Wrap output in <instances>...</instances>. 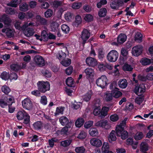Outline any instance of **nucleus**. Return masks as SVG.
<instances>
[{
	"label": "nucleus",
	"instance_id": "obj_38",
	"mask_svg": "<svg viewBox=\"0 0 153 153\" xmlns=\"http://www.w3.org/2000/svg\"><path fill=\"white\" fill-rule=\"evenodd\" d=\"M127 120V118H125L121 122L120 124L117 126L116 129H117L118 127L120 128V129H124V128L125 126Z\"/></svg>",
	"mask_w": 153,
	"mask_h": 153
},
{
	"label": "nucleus",
	"instance_id": "obj_18",
	"mask_svg": "<svg viewBox=\"0 0 153 153\" xmlns=\"http://www.w3.org/2000/svg\"><path fill=\"white\" fill-rule=\"evenodd\" d=\"M140 62L142 65H148L151 63H153V59H150L146 58H143L141 59Z\"/></svg>",
	"mask_w": 153,
	"mask_h": 153
},
{
	"label": "nucleus",
	"instance_id": "obj_26",
	"mask_svg": "<svg viewBox=\"0 0 153 153\" xmlns=\"http://www.w3.org/2000/svg\"><path fill=\"white\" fill-rule=\"evenodd\" d=\"M84 123V120L82 118H78L76 121L75 125L77 127H80Z\"/></svg>",
	"mask_w": 153,
	"mask_h": 153
},
{
	"label": "nucleus",
	"instance_id": "obj_12",
	"mask_svg": "<svg viewBox=\"0 0 153 153\" xmlns=\"http://www.w3.org/2000/svg\"><path fill=\"white\" fill-rule=\"evenodd\" d=\"M22 31H23L25 35L27 37L33 36L35 33L34 29L30 27L25 28L24 30H22Z\"/></svg>",
	"mask_w": 153,
	"mask_h": 153
},
{
	"label": "nucleus",
	"instance_id": "obj_53",
	"mask_svg": "<svg viewBox=\"0 0 153 153\" xmlns=\"http://www.w3.org/2000/svg\"><path fill=\"white\" fill-rule=\"evenodd\" d=\"M53 5L55 7H59L63 6L64 5V4L62 1H54Z\"/></svg>",
	"mask_w": 153,
	"mask_h": 153
},
{
	"label": "nucleus",
	"instance_id": "obj_30",
	"mask_svg": "<svg viewBox=\"0 0 153 153\" xmlns=\"http://www.w3.org/2000/svg\"><path fill=\"white\" fill-rule=\"evenodd\" d=\"M109 146L108 143L106 142H104L102 147V153H107L108 152H109Z\"/></svg>",
	"mask_w": 153,
	"mask_h": 153
},
{
	"label": "nucleus",
	"instance_id": "obj_22",
	"mask_svg": "<svg viewBox=\"0 0 153 153\" xmlns=\"http://www.w3.org/2000/svg\"><path fill=\"white\" fill-rule=\"evenodd\" d=\"M149 146L145 142H142L140 145V150L142 152L147 151L149 149Z\"/></svg>",
	"mask_w": 153,
	"mask_h": 153
},
{
	"label": "nucleus",
	"instance_id": "obj_59",
	"mask_svg": "<svg viewBox=\"0 0 153 153\" xmlns=\"http://www.w3.org/2000/svg\"><path fill=\"white\" fill-rule=\"evenodd\" d=\"M144 99L143 97H137L135 99V102L137 104L140 105L143 102Z\"/></svg>",
	"mask_w": 153,
	"mask_h": 153
},
{
	"label": "nucleus",
	"instance_id": "obj_50",
	"mask_svg": "<svg viewBox=\"0 0 153 153\" xmlns=\"http://www.w3.org/2000/svg\"><path fill=\"white\" fill-rule=\"evenodd\" d=\"M123 69L125 71H131L132 70L133 68L130 65L126 63L124 65Z\"/></svg>",
	"mask_w": 153,
	"mask_h": 153
},
{
	"label": "nucleus",
	"instance_id": "obj_13",
	"mask_svg": "<svg viewBox=\"0 0 153 153\" xmlns=\"http://www.w3.org/2000/svg\"><path fill=\"white\" fill-rule=\"evenodd\" d=\"M86 62L87 65L92 67H94L97 64L96 60L91 57H89L86 59Z\"/></svg>",
	"mask_w": 153,
	"mask_h": 153
},
{
	"label": "nucleus",
	"instance_id": "obj_28",
	"mask_svg": "<svg viewBox=\"0 0 153 153\" xmlns=\"http://www.w3.org/2000/svg\"><path fill=\"white\" fill-rule=\"evenodd\" d=\"M109 108L107 107H103L101 110L100 112V116L101 117H103L106 116L107 114V112L109 111Z\"/></svg>",
	"mask_w": 153,
	"mask_h": 153
},
{
	"label": "nucleus",
	"instance_id": "obj_16",
	"mask_svg": "<svg viewBox=\"0 0 153 153\" xmlns=\"http://www.w3.org/2000/svg\"><path fill=\"white\" fill-rule=\"evenodd\" d=\"M35 22L36 25H38L40 24H45L46 22V20L45 19L42 18L39 15H37L36 16Z\"/></svg>",
	"mask_w": 153,
	"mask_h": 153
},
{
	"label": "nucleus",
	"instance_id": "obj_60",
	"mask_svg": "<svg viewBox=\"0 0 153 153\" xmlns=\"http://www.w3.org/2000/svg\"><path fill=\"white\" fill-rule=\"evenodd\" d=\"M47 98L46 96H43L41 97L40 102L42 104L45 105L47 104Z\"/></svg>",
	"mask_w": 153,
	"mask_h": 153
},
{
	"label": "nucleus",
	"instance_id": "obj_36",
	"mask_svg": "<svg viewBox=\"0 0 153 153\" xmlns=\"http://www.w3.org/2000/svg\"><path fill=\"white\" fill-rule=\"evenodd\" d=\"M61 29L63 32L65 34L68 33L70 30L69 27L65 24H63L62 25Z\"/></svg>",
	"mask_w": 153,
	"mask_h": 153
},
{
	"label": "nucleus",
	"instance_id": "obj_44",
	"mask_svg": "<svg viewBox=\"0 0 153 153\" xmlns=\"http://www.w3.org/2000/svg\"><path fill=\"white\" fill-rule=\"evenodd\" d=\"M85 20L87 22H90L93 20V16L90 14H88L85 15L84 17Z\"/></svg>",
	"mask_w": 153,
	"mask_h": 153
},
{
	"label": "nucleus",
	"instance_id": "obj_5",
	"mask_svg": "<svg viewBox=\"0 0 153 153\" xmlns=\"http://www.w3.org/2000/svg\"><path fill=\"white\" fill-rule=\"evenodd\" d=\"M90 35L89 30L86 29H84L82 31L81 38L82 41L83 45H84L87 42L90 36Z\"/></svg>",
	"mask_w": 153,
	"mask_h": 153
},
{
	"label": "nucleus",
	"instance_id": "obj_57",
	"mask_svg": "<svg viewBox=\"0 0 153 153\" xmlns=\"http://www.w3.org/2000/svg\"><path fill=\"white\" fill-rule=\"evenodd\" d=\"M73 15L70 12H68L65 15V18L67 21H70L72 19Z\"/></svg>",
	"mask_w": 153,
	"mask_h": 153
},
{
	"label": "nucleus",
	"instance_id": "obj_24",
	"mask_svg": "<svg viewBox=\"0 0 153 153\" xmlns=\"http://www.w3.org/2000/svg\"><path fill=\"white\" fill-rule=\"evenodd\" d=\"M108 140L111 143L116 140V137L115 135V132L114 131L112 130L111 132L108 137Z\"/></svg>",
	"mask_w": 153,
	"mask_h": 153
},
{
	"label": "nucleus",
	"instance_id": "obj_46",
	"mask_svg": "<svg viewBox=\"0 0 153 153\" xmlns=\"http://www.w3.org/2000/svg\"><path fill=\"white\" fill-rule=\"evenodd\" d=\"M71 143V140H66L62 141L61 142V145L64 147H66L69 145Z\"/></svg>",
	"mask_w": 153,
	"mask_h": 153
},
{
	"label": "nucleus",
	"instance_id": "obj_64",
	"mask_svg": "<svg viewBox=\"0 0 153 153\" xmlns=\"http://www.w3.org/2000/svg\"><path fill=\"white\" fill-rule=\"evenodd\" d=\"M111 120L113 122H115L117 121L119 119L118 116L116 114H114L111 115L110 117Z\"/></svg>",
	"mask_w": 153,
	"mask_h": 153
},
{
	"label": "nucleus",
	"instance_id": "obj_34",
	"mask_svg": "<svg viewBox=\"0 0 153 153\" xmlns=\"http://www.w3.org/2000/svg\"><path fill=\"white\" fill-rule=\"evenodd\" d=\"M107 13V10L105 8H102L100 9L98 12V15L101 17L105 16Z\"/></svg>",
	"mask_w": 153,
	"mask_h": 153
},
{
	"label": "nucleus",
	"instance_id": "obj_40",
	"mask_svg": "<svg viewBox=\"0 0 153 153\" xmlns=\"http://www.w3.org/2000/svg\"><path fill=\"white\" fill-rule=\"evenodd\" d=\"M71 63V60L69 59H65L61 62L62 64L64 66H69Z\"/></svg>",
	"mask_w": 153,
	"mask_h": 153
},
{
	"label": "nucleus",
	"instance_id": "obj_55",
	"mask_svg": "<svg viewBox=\"0 0 153 153\" xmlns=\"http://www.w3.org/2000/svg\"><path fill=\"white\" fill-rule=\"evenodd\" d=\"M82 5V3L81 2L74 3L72 5V7L73 9H79Z\"/></svg>",
	"mask_w": 153,
	"mask_h": 153
},
{
	"label": "nucleus",
	"instance_id": "obj_42",
	"mask_svg": "<svg viewBox=\"0 0 153 153\" xmlns=\"http://www.w3.org/2000/svg\"><path fill=\"white\" fill-rule=\"evenodd\" d=\"M66 85L70 87H72L74 83L73 78L70 77H68L66 80Z\"/></svg>",
	"mask_w": 153,
	"mask_h": 153
},
{
	"label": "nucleus",
	"instance_id": "obj_23",
	"mask_svg": "<svg viewBox=\"0 0 153 153\" xmlns=\"http://www.w3.org/2000/svg\"><path fill=\"white\" fill-rule=\"evenodd\" d=\"M59 25L56 22H52L50 25L51 30L53 32L57 31L58 30Z\"/></svg>",
	"mask_w": 153,
	"mask_h": 153
},
{
	"label": "nucleus",
	"instance_id": "obj_9",
	"mask_svg": "<svg viewBox=\"0 0 153 153\" xmlns=\"http://www.w3.org/2000/svg\"><path fill=\"white\" fill-rule=\"evenodd\" d=\"M23 107L26 109L30 110L33 107V105L30 99L27 98L25 99L22 102Z\"/></svg>",
	"mask_w": 153,
	"mask_h": 153
},
{
	"label": "nucleus",
	"instance_id": "obj_62",
	"mask_svg": "<svg viewBox=\"0 0 153 153\" xmlns=\"http://www.w3.org/2000/svg\"><path fill=\"white\" fill-rule=\"evenodd\" d=\"M19 66L17 64H13L10 65V68L11 70L16 71L19 69Z\"/></svg>",
	"mask_w": 153,
	"mask_h": 153
},
{
	"label": "nucleus",
	"instance_id": "obj_19",
	"mask_svg": "<svg viewBox=\"0 0 153 153\" xmlns=\"http://www.w3.org/2000/svg\"><path fill=\"white\" fill-rule=\"evenodd\" d=\"M127 38V36L125 34H120L117 38V42L119 44H122L126 41Z\"/></svg>",
	"mask_w": 153,
	"mask_h": 153
},
{
	"label": "nucleus",
	"instance_id": "obj_47",
	"mask_svg": "<svg viewBox=\"0 0 153 153\" xmlns=\"http://www.w3.org/2000/svg\"><path fill=\"white\" fill-rule=\"evenodd\" d=\"M53 14V11L50 9H48L45 12V16L46 18H48L51 17Z\"/></svg>",
	"mask_w": 153,
	"mask_h": 153
},
{
	"label": "nucleus",
	"instance_id": "obj_29",
	"mask_svg": "<svg viewBox=\"0 0 153 153\" xmlns=\"http://www.w3.org/2000/svg\"><path fill=\"white\" fill-rule=\"evenodd\" d=\"M21 2V0H13L7 4L8 6L16 7Z\"/></svg>",
	"mask_w": 153,
	"mask_h": 153
},
{
	"label": "nucleus",
	"instance_id": "obj_7",
	"mask_svg": "<svg viewBox=\"0 0 153 153\" xmlns=\"http://www.w3.org/2000/svg\"><path fill=\"white\" fill-rule=\"evenodd\" d=\"M86 74V78L89 80H92L95 75L94 70L90 68H88L84 71Z\"/></svg>",
	"mask_w": 153,
	"mask_h": 153
},
{
	"label": "nucleus",
	"instance_id": "obj_45",
	"mask_svg": "<svg viewBox=\"0 0 153 153\" xmlns=\"http://www.w3.org/2000/svg\"><path fill=\"white\" fill-rule=\"evenodd\" d=\"M143 137V133L141 132H137L135 134L134 139L136 140L142 139Z\"/></svg>",
	"mask_w": 153,
	"mask_h": 153
},
{
	"label": "nucleus",
	"instance_id": "obj_20",
	"mask_svg": "<svg viewBox=\"0 0 153 153\" xmlns=\"http://www.w3.org/2000/svg\"><path fill=\"white\" fill-rule=\"evenodd\" d=\"M3 33L5 32L7 35L9 37H12L14 35V30L9 28L7 29L3 28L2 29Z\"/></svg>",
	"mask_w": 153,
	"mask_h": 153
},
{
	"label": "nucleus",
	"instance_id": "obj_61",
	"mask_svg": "<svg viewBox=\"0 0 153 153\" xmlns=\"http://www.w3.org/2000/svg\"><path fill=\"white\" fill-rule=\"evenodd\" d=\"M93 122L92 121H89L86 122L84 124V127L86 128H88L93 125Z\"/></svg>",
	"mask_w": 153,
	"mask_h": 153
},
{
	"label": "nucleus",
	"instance_id": "obj_48",
	"mask_svg": "<svg viewBox=\"0 0 153 153\" xmlns=\"http://www.w3.org/2000/svg\"><path fill=\"white\" fill-rule=\"evenodd\" d=\"M85 149L83 146L78 147L75 149V151L77 153H84Z\"/></svg>",
	"mask_w": 153,
	"mask_h": 153
},
{
	"label": "nucleus",
	"instance_id": "obj_10",
	"mask_svg": "<svg viewBox=\"0 0 153 153\" xmlns=\"http://www.w3.org/2000/svg\"><path fill=\"white\" fill-rule=\"evenodd\" d=\"M146 88L143 84L136 86L134 90V92L138 96L142 95L145 91Z\"/></svg>",
	"mask_w": 153,
	"mask_h": 153
},
{
	"label": "nucleus",
	"instance_id": "obj_15",
	"mask_svg": "<svg viewBox=\"0 0 153 153\" xmlns=\"http://www.w3.org/2000/svg\"><path fill=\"white\" fill-rule=\"evenodd\" d=\"M34 60L36 64L39 65L43 66L45 61L43 58L40 56L36 55L34 58Z\"/></svg>",
	"mask_w": 153,
	"mask_h": 153
},
{
	"label": "nucleus",
	"instance_id": "obj_58",
	"mask_svg": "<svg viewBox=\"0 0 153 153\" xmlns=\"http://www.w3.org/2000/svg\"><path fill=\"white\" fill-rule=\"evenodd\" d=\"M86 136V134L84 131H82L78 135L77 137L80 139H84L85 138Z\"/></svg>",
	"mask_w": 153,
	"mask_h": 153
},
{
	"label": "nucleus",
	"instance_id": "obj_4",
	"mask_svg": "<svg viewBox=\"0 0 153 153\" xmlns=\"http://www.w3.org/2000/svg\"><path fill=\"white\" fill-rule=\"evenodd\" d=\"M108 80L105 75H102L98 78L96 81L97 85L102 88H105L107 85Z\"/></svg>",
	"mask_w": 153,
	"mask_h": 153
},
{
	"label": "nucleus",
	"instance_id": "obj_49",
	"mask_svg": "<svg viewBox=\"0 0 153 153\" xmlns=\"http://www.w3.org/2000/svg\"><path fill=\"white\" fill-rule=\"evenodd\" d=\"M1 90L2 91L6 94H7L10 91V88L6 85H4L2 87Z\"/></svg>",
	"mask_w": 153,
	"mask_h": 153
},
{
	"label": "nucleus",
	"instance_id": "obj_27",
	"mask_svg": "<svg viewBox=\"0 0 153 153\" xmlns=\"http://www.w3.org/2000/svg\"><path fill=\"white\" fill-rule=\"evenodd\" d=\"M60 123L63 126L67 125L69 123V120L68 118L65 117H61L59 119Z\"/></svg>",
	"mask_w": 153,
	"mask_h": 153
},
{
	"label": "nucleus",
	"instance_id": "obj_52",
	"mask_svg": "<svg viewBox=\"0 0 153 153\" xmlns=\"http://www.w3.org/2000/svg\"><path fill=\"white\" fill-rule=\"evenodd\" d=\"M98 57L100 59L103 58L105 54L104 50L102 48H100L98 50Z\"/></svg>",
	"mask_w": 153,
	"mask_h": 153
},
{
	"label": "nucleus",
	"instance_id": "obj_35",
	"mask_svg": "<svg viewBox=\"0 0 153 153\" xmlns=\"http://www.w3.org/2000/svg\"><path fill=\"white\" fill-rule=\"evenodd\" d=\"M113 97L111 93L106 92L105 94V99L107 101H109L112 100Z\"/></svg>",
	"mask_w": 153,
	"mask_h": 153
},
{
	"label": "nucleus",
	"instance_id": "obj_1",
	"mask_svg": "<svg viewBox=\"0 0 153 153\" xmlns=\"http://www.w3.org/2000/svg\"><path fill=\"white\" fill-rule=\"evenodd\" d=\"M37 85L38 90L41 92L44 93L50 89V84L48 81H39Z\"/></svg>",
	"mask_w": 153,
	"mask_h": 153
},
{
	"label": "nucleus",
	"instance_id": "obj_33",
	"mask_svg": "<svg viewBox=\"0 0 153 153\" xmlns=\"http://www.w3.org/2000/svg\"><path fill=\"white\" fill-rule=\"evenodd\" d=\"M34 128L36 130L41 129L43 126V124L40 121L35 123L33 125Z\"/></svg>",
	"mask_w": 153,
	"mask_h": 153
},
{
	"label": "nucleus",
	"instance_id": "obj_56",
	"mask_svg": "<svg viewBox=\"0 0 153 153\" xmlns=\"http://www.w3.org/2000/svg\"><path fill=\"white\" fill-rule=\"evenodd\" d=\"M66 54L62 51L59 52L57 55V57L59 59H62L65 57Z\"/></svg>",
	"mask_w": 153,
	"mask_h": 153
},
{
	"label": "nucleus",
	"instance_id": "obj_39",
	"mask_svg": "<svg viewBox=\"0 0 153 153\" xmlns=\"http://www.w3.org/2000/svg\"><path fill=\"white\" fill-rule=\"evenodd\" d=\"M48 35L45 30H43L41 33V36L42 41H47L48 40Z\"/></svg>",
	"mask_w": 153,
	"mask_h": 153
},
{
	"label": "nucleus",
	"instance_id": "obj_21",
	"mask_svg": "<svg viewBox=\"0 0 153 153\" xmlns=\"http://www.w3.org/2000/svg\"><path fill=\"white\" fill-rule=\"evenodd\" d=\"M111 93L113 97L116 98H119L122 95V92L119 91L118 89L112 90Z\"/></svg>",
	"mask_w": 153,
	"mask_h": 153
},
{
	"label": "nucleus",
	"instance_id": "obj_43",
	"mask_svg": "<svg viewBox=\"0 0 153 153\" xmlns=\"http://www.w3.org/2000/svg\"><path fill=\"white\" fill-rule=\"evenodd\" d=\"M0 77L3 79L7 80L9 78V74L5 71L3 72L1 74Z\"/></svg>",
	"mask_w": 153,
	"mask_h": 153
},
{
	"label": "nucleus",
	"instance_id": "obj_11",
	"mask_svg": "<svg viewBox=\"0 0 153 153\" xmlns=\"http://www.w3.org/2000/svg\"><path fill=\"white\" fill-rule=\"evenodd\" d=\"M96 126L102 127L105 129H108L110 127V125L108 123L106 120H101L96 123Z\"/></svg>",
	"mask_w": 153,
	"mask_h": 153
},
{
	"label": "nucleus",
	"instance_id": "obj_8",
	"mask_svg": "<svg viewBox=\"0 0 153 153\" xmlns=\"http://www.w3.org/2000/svg\"><path fill=\"white\" fill-rule=\"evenodd\" d=\"M143 48V46L141 45L134 47L132 50V54L135 56H139L142 52Z\"/></svg>",
	"mask_w": 153,
	"mask_h": 153
},
{
	"label": "nucleus",
	"instance_id": "obj_6",
	"mask_svg": "<svg viewBox=\"0 0 153 153\" xmlns=\"http://www.w3.org/2000/svg\"><path fill=\"white\" fill-rule=\"evenodd\" d=\"M119 127L116 129V132L117 136L120 137L123 140L126 139L128 136V133L124 129H120Z\"/></svg>",
	"mask_w": 153,
	"mask_h": 153
},
{
	"label": "nucleus",
	"instance_id": "obj_54",
	"mask_svg": "<svg viewBox=\"0 0 153 153\" xmlns=\"http://www.w3.org/2000/svg\"><path fill=\"white\" fill-rule=\"evenodd\" d=\"M100 109L101 107L100 106H98L96 107L94 109L93 111V114L95 116H97L100 114Z\"/></svg>",
	"mask_w": 153,
	"mask_h": 153
},
{
	"label": "nucleus",
	"instance_id": "obj_3",
	"mask_svg": "<svg viewBox=\"0 0 153 153\" xmlns=\"http://www.w3.org/2000/svg\"><path fill=\"white\" fill-rule=\"evenodd\" d=\"M16 117L19 120L24 119V123L27 124L29 122L30 117L24 111H19L17 113Z\"/></svg>",
	"mask_w": 153,
	"mask_h": 153
},
{
	"label": "nucleus",
	"instance_id": "obj_31",
	"mask_svg": "<svg viewBox=\"0 0 153 153\" xmlns=\"http://www.w3.org/2000/svg\"><path fill=\"white\" fill-rule=\"evenodd\" d=\"M92 95V91H89L83 96V100L86 102L89 101L91 99Z\"/></svg>",
	"mask_w": 153,
	"mask_h": 153
},
{
	"label": "nucleus",
	"instance_id": "obj_14",
	"mask_svg": "<svg viewBox=\"0 0 153 153\" xmlns=\"http://www.w3.org/2000/svg\"><path fill=\"white\" fill-rule=\"evenodd\" d=\"M90 143L92 145L97 147H100L102 145V141L98 138H92L90 140Z\"/></svg>",
	"mask_w": 153,
	"mask_h": 153
},
{
	"label": "nucleus",
	"instance_id": "obj_63",
	"mask_svg": "<svg viewBox=\"0 0 153 153\" xmlns=\"http://www.w3.org/2000/svg\"><path fill=\"white\" fill-rule=\"evenodd\" d=\"M64 111V108L62 107H57L56 108L55 115H58L60 114H62Z\"/></svg>",
	"mask_w": 153,
	"mask_h": 153
},
{
	"label": "nucleus",
	"instance_id": "obj_25",
	"mask_svg": "<svg viewBox=\"0 0 153 153\" xmlns=\"http://www.w3.org/2000/svg\"><path fill=\"white\" fill-rule=\"evenodd\" d=\"M118 84L120 88H125L127 85V82L126 79H120L119 81Z\"/></svg>",
	"mask_w": 153,
	"mask_h": 153
},
{
	"label": "nucleus",
	"instance_id": "obj_32",
	"mask_svg": "<svg viewBox=\"0 0 153 153\" xmlns=\"http://www.w3.org/2000/svg\"><path fill=\"white\" fill-rule=\"evenodd\" d=\"M90 135L92 137L97 136L98 134V132L97 129L95 128H91L90 129L89 131Z\"/></svg>",
	"mask_w": 153,
	"mask_h": 153
},
{
	"label": "nucleus",
	"instance_id": "obj_17",
	"mask_svg": "<svg viewBox=\"0 0 153 153\" xmlns=\"http://www.w3.org/2000/svg\"><path fill=\"white\" fill-rule=\"evenodd\" d=\"M4 100L8 105H12L13 104L15 103L14 98L11 96H7L4 97Z\"/></svg>",
	"mask_w": 153,
	"mask_h": 153
},
{
	"label": "nucleus",
	"instance_id": "obj_2",
	"mask_svg": "<svg viewBox=\"0 0 153 153\" xmlns=\"http://www.w3.org/2000/svg\"><path fill=\"white\" fill-rule=\"evenodd\" d=\"M119 53L115 50L111 51L107 54V59L108 60L111 62H116L119 56Z\"/></svg>",
	"mask_w": 153,
	"mask_h": 153
},
{
	"label": "nucleus",
	"instance_id": "obj_41",
	"mask_svg": "<svg viewBox=\"0 0 153 153\" xmlns=\"http://www.w3.org/2000/svg\"><path fill=\"white\" fill-rule=\"evenodd\" d=\"M20 10L23 11H26L28 10V5L26 3H24L19 6Z\"/></svg>",
	"mask_w": 153,
	"mask_h": 153
},
{
	"label": "nucleus",
	"instance_id": "obj_51",
	"mask_svg": "<svg viewBox=\"0 0 153 153\" xmlns=\"http://www.w3.org/2000/svg\"><path fill=\"white\" fill-rule=\"evenodd\" d=\"M0 20L4 24H6V22L9 21V18L7 15H3L0 17Z\"/></svg>",
	"mask_w": 153,
	"mask_h": 153
},
{
	"label": "nucleus",
	"instance_id": "obj_37",
	"mask_svg": "<svg viewBox=\"0 0 153 153\" xmlns=\"http://www.w3.org/2000/svg\"><path fill=\"white\" fill-rule=\"evenodd\" d=\"M142 37L143 35L140 33L137 32L135 36V39L139 42H141L142 41Z\"/></svg>",
	"mask_w": 153,
	"mask_h": 153
}]
</instances>
